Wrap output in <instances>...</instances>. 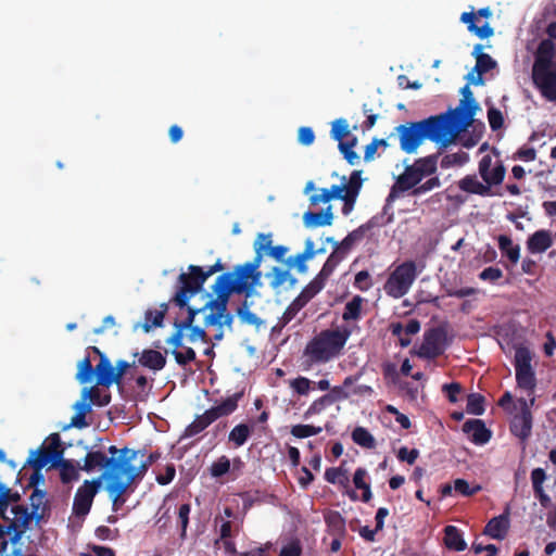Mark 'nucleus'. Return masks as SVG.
<instances>
[{
	"instance_id": "obj_1",
	"label": "nucleus",
	"mask_w": 556,
	"mask_h": 556,
	"mask_svg": "<svg viewBox=\"0 0 556 556\" xmlns=\"http://www.w3.org/2000/svg\"><path fill=\"white\" fill-rule=\"evenodd\" d=\"M86 454L85 470L90 471L98 466L105 468L101 479L105 480V490L112 500L113 510L117 511L126 500L123 495L137 480H141L148 470V464L140 462L132 464L137 454Z\"/></svg>"
},
{
	"instance_id": "obj_2",
	"label": "nucleus",
	"mask_w": 556,
	"mask_h": 556,
	"mask_svg": "<svg viewBox=\"0 0 556 556\" xmlns=\"http://www.w3.org/2000/svg\"><path fill=\"white\" fill-rule=\"evenodd\" d=\"M394 131L399 136L401 150L413 154L425 139L439 144L440 150L446 149L456 139L459 127H454L451 113H441L421 121L401 124Z\"/></svg>"
},
{
	"instance_id": "obj_3",
	"label": "nucleus",
	"mask_w": 556,
	"mask_h": 556,
	"mask_svg": "<svg viewBox=\"0 0 556 556\" xmlns=\"http://www.w3.org/2000/svg\"><path fill=\"white\" fill-rule=\"evenodd\" d=\"M261 256L254 255L251 262L237 265L231 273L219 275L212 289L216 298L212 300L217 313L210 317V323H216L223 312L227 309V304L231 293L244 294L251 296L254 289L261 285L262 271L260 270Z\"/></svg>"
},
{
	"instance_id": "obj_4",
	"label": "nucleus",
	"mask_w": 556,
	"mask_h": 556,
	"mask_svg": "<svg viewBox=\"0 0 556 556\" xmlns=\"http://www.w3.org/2000/svg\"><path fill=\"white\" fill-rule=\"evenodd\" d=\"M87 355L78 363L76 379L79 383H88L93 376L97 379V386L110 388L113 384L118 387L123 383V377L128 369L135 366L124 359H118L115 366L110 358L98 346H88Z\"/></svg>"
},
{
	"instance_id": "obj_5",
	"label": "nucleus",
	"mask_w": 556,
	"mask_h": 556,
	"mask_svg": "<svg viewBox=\"0 0 556 556\" xmlns=\"http://www.w3.org/2000/svg\"><path fill=\"white\" fill-rule=\"evenodd\" d=\"M348 340V328H331L320 331L305 346L304 356L311 364L327 363L336 357Z\"/></svg>"
},
{
	"instance_id": "obj_6",
	"label": "nucleus",
	"mask_w": 556,
	"mask_h": 556,
	"mask_svg": "<svg viewBox=\"0 0 556 556\" xmlns=\"http://www.w3.org/2000/svg\"><path fill=\"white\" fill-rule=\"evenodd\" d=\"M320 252H323L321 249L315 250V243L311 238L306 239L304 250L296 255L289 256L285 261V269L274 266L270 271L266 274V277L270 279V288L273 290H278L287 283L288 286L286 289H293L298 283V279L291 275L290 270L295 267L299 273L305 274L308 270L306 262L314 258L315 255Z\"/></svg>"
},
{
	"instance_id": "obj_7",
	"label": "nucleus",
	"mask_w": 556,
	"mask_h": 556,
	"mask_svg": "<svg viewBox=\"0 0 556 556\" xmlns=\"http://www.w3.org/2000/svg\"><path fill=\"white\" fill-rule=\"evenodd\" d=\"M426 177L428 176L419 168L416 161L406 165L404 172L396 177L394 185L391 187L388 201L407 191H410L413 197H419L441 186V180L437 176L421 182Z\"/></svg>"
},
{
	"instance_id": "obj_8",
	"label": "nucleus",
	"mask_w": 556,
	"mask_h": 556,
	"mask_svg": "<svg viewBox=\"0 0 556 556\" xmlns=\"http://www.w3.org/2000/svg\"><path fill=\"white\" fill-rule=\"evenodd\" d=\"M203 268L197 265H189L188 273H181L178 276V288L174 296L170 299L175 305L180 308L187 306L189 300L199 293L206 281Z\"/></svg>"
},
{
	"instance_id": "obj_9",
	"label": "nucleus",
	"mask_w": 556,
	"mask_h": 556,
	"mask_svg": "<svg viewBox=\"0 0 556 556\" xmlns=\"http://www.w3.org/2000/svg\"><path fill=\"white\" fill-rule=\"evenodd\" d=\"M242 396L243 391L236 392L224 400L220 404L213 406L206 409L202 415L197 416V418L187 427L186 434L189 437L195 435L218 418L232 414L237 409L238 402Z\"/></svg>"
},
{
	"instance_id": "obj_10",
	"label": "nucleus",
	"mask_w": 556,
	"mask_h": 556,
	"mask_svg": "<svg viewBox=\"0 0 556 556\" xmlns=\"http://www.w3.org/2000/svg\"><path fill=\"white\" fill-rule=\"evenodd\" d=\"M417 277L416 264L413 261H406L390 274L386 283L384 291L389 296L400 299L410 289Z\"/></svg>"
},
{
	"instance_id": "obj_11",
	"label": "nucleus",
	"mask_w": 556,
	"mask_h": 556,
	"mask_svg": "<svg viewBox=\"0 0 556 556\" xmlns=\"http://www.w3.org/2000/svg\"><path fill=\"white\" fill-rule=\"evenodd\" d=\"M470 85L471 84L467 80V84L460 89L463 99L459 102V106L455 110H448L445 112L453 115V125L454 127H459V131L472 123L473 117L479 110V104L473 98Z\"/></svg>"
},
{
	"instance_id": "obj_12",
	"label": "nucleus",
	"mask_w": 556,
	"mask_h": 556,
	"mask_svg": "<svg viewBox=\"0 0 556 556\" xmlns=\"http://www.w3.org/2000/svg\"><path fill=\"white\" fill-rule=\"evenodd\" d=\"M531 353L526 346H518L515 351L514 366L516 370V381L520 389L533 391L536 386L534 370L531 366Z\"/></svg>"
},
{
	"instance_id": "obj_13",
	"label": "nucleus",
	"mask_w": 556,
	"mask_h": 556,
	"mask_svg": "<svg viewBox=\"0 0 556 556\" xmlns=\"http://www.w3.org/2000/svg\"><path fill=\"white\" fill-rule=\"evenodd\" d=\"M447 333L442 327H433L424 333V341L417 355L426 359H434L442 355L446 348Z\"/></svg>"
},
{
	"instance_id": "obj_14",
	"label": "nucleus",
	"mask_w": 556,
	"mask_h": 556,
	"mask_svg": "<svg viewBox=\"0 0 556 556\" xmlns=\"http://www.w3.org/2000/svg\"><path fill=\"white\" fill-rule=\"evenodd\" d=\"M521 403V410L513 416L509 430L511 435L518 440V446L521 451H526L528 442L532 437V414L527 402L522 400Z\"/></svg>"
},
{
	"instance_id": "obj_15",
	"label": "nucleus",
	"mask_w": 556,
	"mask_h": 556,
	"mask_svg": "<svg viewBox=\"0 0 556 556\" xmlns=\"http://www.w3.org/2000/svg\"><path fill=\"white\" fill-rule=\"evenodd\" d=\"M11 513L13 514V518L7 526V532L11 535V543L16 544L29 529V525L35 520V518L29 514L28 508L24 505L12 506Z\"/></svg>"
},
{
	"instance_id": "obj_16",
	"label": "nucleus",
	"mask_w": 556,
	"mask_h": 556,
	"mask_svg": "<svg viewBox=\"0 0 556 556\" xmlns=\"http://www.w3.org/2000/svg\"><path fill=\"white\" fill-rule=\"evenodd\" d=\"M483 46L478 43L473 47L472 55L476 59L475 67L466 75L469 84L481 86L484 84L483 75L496 67V61L488 53H484Z\"/></svg>"
},
{
	"instance_id": "obj_17",
	"label": "nucleus",
	"mask_w": 556,
	"mask_h": 556,
	"mask_svg": "<svg viewBox=\"0 0 556 556\" xmlns=\"http://www.w3.org/2000/svg\"><path fill=\"white\" fill-rule=\"evenodd\" d=\"M100 480H86L84 484L78 488L74 496L73 513L78 516H86L91 508L93 497L98 492Z\"/></svg>"
},
{
	"instance_id": "obj_18",
	"label": "nucleus",
	"mask_w": 556,
	"mask_h": 556,
	"mask_svg": "<svg viewBox=\"0 0 556 556\" xmlns=\"http://www.w3.org/2000/svg\"><path fill=\"white\" fill-rule=\"evenodd\" d=\"M253 249L255 255L257 252L261 256V263L264 260V256H270L277 262L285 263L287 258L286 255L289 252V248L286 245H273V235L271 233H258L254 243Z\"/></svg>"
},
{
	"instance_id": "obj_19",
	"label": "nucleus",
	"mask_w": 556,
	"mask_h": 556,
	"mask_svg": "<svg viewBox=\"0 0 556 556\" xmlns=\"http://www.w3.org/2000/svg\"><path fill=\"white\" fill-rule=\"evenodd\" d=\"M175 330L173 334L166 339V343L173 345L172 355L174 356L176 363L180 366H186L187 364L195 361L197 354L192 348H185L184 340V331L179 326H174Z\"/></svg>"
},
{
	"instance_id": "obj_20",
	"label": "nucleus",
	"mask_w": 556,
	"mask_h": 556,
	"mask_svg": "<svg viewBox=\"0 0 556 556\" xmlns=\"http://www.w3.org/2000/svg\"><path fill=\"white\" fill-rule=\"evenodd\" d=\"M492 167V157L486 154L481 157L478 165L479 175L484 181V186H489V189L492 186L501 185L505 178L506 168L502 162H497L496 165Z\"/></svg>"
},
{
	"instance_id": "obj_21",
	"label": "nucleus",
	"mask_w": 556,
	"mask_h": 556,
	"mask_svg": "<svg viewBox=\"0 0 556 556\" xmlns=\"http://www.w3.org/2000/svg\"><path fill=\"white\" fill-rule=\"evenodd\" d=\"M556 46L551 39H542L534 53L532 73H538L554 67Z\"/></svg>"
},
{
	"instance_id": "obj_22",
	"label": "nucleus",
	"mask_w": 556,
	"mask_h": 556,
	"mask_svg": "<svg viewBox=\"0 0 556 556\" xmlns=\"http://www.w3.org/2000/svg\"><path fill=\"white\" fill-rule=\"evenodd\" d=\"M29 503L31 507L29 514L35 518V523L37 526H39L40 522L47 521L49 519L51 514V506L47 500L46 491L35 488L29 496Z\"/></svg>"
},
{
	"instance_id": "obj_23",
	"label": "nucleus",
	"mask_w": 556,
	"mask_h": 556,
	"mask_svg": "<svg viewBox=\"0 0 556 556\" xmlns=\"http://www.w3.org/2000/svg\"><path fill=\"white\" fill-rule=\"evenodd\" d=\"M534 85L548 101H556V68L532 73Z\"/></svg>"
},
{
	"instance_id": "obj_24",
	"label": "nucleus",
	"mask_w": 556,
	"mask_h": 556,
	"mask_svg": "<svg viewBox=\"0 0 556 556\" xmlns=\"http://www.w3.org/2000/svg\"><path fill=\"white\" fill-rule=\"evenodd\" d=\"M463 431L467 434L468 439L477 444L482 445L490 441L492 437L491 430L485 427L481 419H470L463 425Z\"/></svg>"
},
{
	"instance_id": "obj_25",
	"label": "nucleus",
	"mask_w": 556,
	"mask_h": 556,
	"mask_svg": "<svg viewBox=\"0 0 556 556\" xmlns=\"http://www.w3.org/2000/svg\"><path fill=\"white\" fill-rule=\"evenodd\" d=\"M526 245L529 253L542 254L553 245V232L548 229L536 230L528 237Z\"/></svg>"
},
{
	"instance_id": "obj_26",
	"label": "nucleus",
	"mask_w": 556,
	"mask_h": 556,
	"mask_svg": "<svg viewBox=\"0 0 556 556\" xmlns=\"http://www.w3.org/2000/svg\"><path fill=\"white\" fill-rule=\"evenodd\" d=\"M348 386V378L342 381V386L332 389L329 393L323 395L320 399L313 402L309 406L308 414H318L324 410L327 406L334 404L337 401L344 399L346 394L343 389Z\"/></svg>"
},
{
	"instance_id": "obj_27",
	"label": "nucleus",
	"mask_w": 556,
	"mask_h": 556,
	"mask_svg": "<svg viewBox=\"0 0 556 556\" xmlns=\"http://www.w3.org/2000/svg\"><path fill=\"white\" fill-rule=\"evenodd\" d=\"M348 253V236L342 239L340 245L329 255L318 276L327 280L336 267L345 258Z\"/></svg>"
},
{
	"instance_id": "obj_28",
	"label": "nucleus",
	"mask_w": 556,
	"mask_h": 556,
	"mask_svg": "<svg viewBox=\"0 0 556 556\" xmlns=\"http://www.w3.org/2000/svg\"><path fill=\"white\" fill-rule=\"evenodd\" d=\"M64 454H29L27 459L35 469L34 475L31 476L30 482L35 483L39 479H43L40 470L48 466L49 464H55L62 460Z\"/></svg>"
},
{
	"instance_id": "obj_29",
	"label": "nucleus",
	"mask_w": 556,
	"mask_h": 556,
	"mask_svg": "<svg viewBox=\"0 0 556 556\" xmlns=\"http://www.w3.org/2000/svg\"><path fill=\"white\" fill-rule=\"evenodd\" d=\"M81 445V441H77L74 444L72 441H62L59 433H51L43 442L36 448H31L29 452H65V450Z\"/></svg>"
},
{
	"instance_id": "obj_30",
	"label": "nucleus",
	"mask_w": 556,
	"mask_h": 556,
	"mask_svg": "<svg viewBox=\"0 0 556 556\" xmlns=\"http://www.w3.org/2000/svg\"><path fill=\"white\" fill-rule=\"evenodd\" d=\"M547 480V475L543 468H535L531 472V482L535 497L539 500L543 507H548L551 497L545 493L543 488L544 482Z\"/></svg>"
},
{
	"instance_id": "obj_31",
	"label": "nucleus",
	"mask_w": 556,
	"mask_h": 556,
	"mask_svg": "<svg viewBox=\"0 0 556 556\" xmlns=\"http://www.w3.org/2000/svg\"><path fill=\"white\" fill-rule=\"evenodd\" d=\"M458 188L470 194H478L481 197L493 195L492 189L489 186H484L483 182L479 181L476 175H466L458 181Z\"/></svg>"
},
{
	"instance_id": "obj_32",
	"label": "nucleus",
	"mask_w": 556,
	"mask_h": 556,
	"mask_svg": "<svg viewBox=\"0 0 556 556\" xmlns=\"http://www.w3.org/2000/svg\"><path fill=\"white\" fill-rule=\"evenodd\" d=\"M460 22L467 25V28L470 33L475 34L481 39H485L494 35V29L490 26L489 23H485L482 26H478L476 24V12L473 11L462 13Z\"/></svg>"
},
{
	"instance_id": "obj_33",
	"label": "nucleus",
	"mask_w": 556,
	"mask_h": 556,
	"mask_svg": "<svg viewBox=\"0 0 556 556\" xmlns=\"http://www.w3.org/2000/svg\"><path fill=\"white\" fill-rule=\"evenodd\" d=\"M138 363L153 371H160L166 365V357L156 350L146 349L142 351Z\"/></svg>"
},
{
	"instance_id": "obj_34",
	"label": "nucleus",
	"mask_w": 556,
	"mask_h": 556,
	"mask_svg": "<svg viewBox=\"0 0 556 556\" xmlns=\"http://www.w3.org/2000/svg\"><path fill=\"white\" fill-rule=\"evenodd\" d=\"M167 311V303H162L160 309H147L144 313V323L141 325L143 331L149 332L154 327H161Z\"/></svg>"
},
{
	"instance_id": "obj_35",
	"label": "nucleus",
	"mask_w": 556,
	"mask_h": 556,
	"mask_svg": "<svg viewBox=\"0 0 556 556\" xmlns=\"http://www.w3.org/2000/svg\"><path fill=\"white\" fill-rule=\"evenodd\" d=\"M508 529V518L505 515H500L492 518L484 528V534L492 539L503 540Z\"/></svg>"
},
{
	"instance_id": "obj_36",
	"label": "nucleus",
	"mask_w": 556,
	"mask_h": 556,
	"mask_svg": "<svg viewBox=\"0 0 556 556\" xmlns=\"http://www.w3.org/2000/svg\"><path fill=\"white\" fill-rule=\"evenodd\" d=\"M348 136V121L339 118L332 123L331 137L339 142L338 148L345 160H348V141L343 140Z\"/></svg>"
},
{
	"instance_id": "obj_37",
	"label": "nucleus",
	"mask_w": 556,
	"mask_h": 556,
	"mask_svg": "<svg viewBox=\"0 0 556 556\" xmlns=\"http://www.w3.org/2000/svg\"><path fill=\"white\" fill-rule=\"evenodd\" d=\"M332 217L331 207H328L320 212L307 211L303 216V222L306 227H321L331 225Z\"/></svg>"
},
{
	"instance_id": "obj_38",
	"label": "nucleus",
	"mask_w": 556,
	"mask_h": 556,
	"mask_svg": "<svg viewBox=\"0 0 556 556\" xmlns=\"http://www.w3.org/2000/svg\"><path fill=\"white\" fill-rule=\"evenodd\" d=\"M498 249L513 264H517L520 258V247L514 244L510 237L500 235L497 238Z\"/></svg>"
},
{
	"instance_id": "obj_39",
	"label": "nucleus",
	"mask_w": 556,
	"mask_h": 556,
	"mask_svg": "<svg viewBox=\"0 0 556 556\" xmlns=\"http://www.w3.org/2000/svg\"><path fill=\"white\" fill-rule=\"evenodd\" d=\"M329 535H345V520L340 513L330 510L325 515Z\"/></svg>"
},
{
	"instance_id": "obj_40",
	"label": "nucleus",
	"mask_w": 556,
	"mask_h": 556,
	"mask_svg": "<svg viewBox=\"0 0 556 556\" xmlns=\"http://www.w3.org/2000/svg\"><path fill=\"white\" fill-rule=\"evenodd\" d=\"M444 542L447 548L454 549L457 552L464 551L467 547L463 535L458 531V529L454 526H447L444 529Z\"/></svg>"
},
{
	"instance_id": "obj_41",
	"label": "nucleus",
	"mask_w": 556,
	"mask_h": 556,
	"mask_svg": "<svg viewBox=\"0 0 556 556\" xmlns=\"http://www.w3.org/2000/svg\"><path fill=\"white\" fill-rule=\"evenodd\" d=\"M379 226V218L372 217L357 229L350 231V247L356 242H359L364 238H370L374 236V229Z\"/></svg>"
},
{
	"instance_id": "obj_42",
	"label": "nucleus",
	"mask_w": 556,
	"mask_h": 556,
	"mask_svg": "<svg viewBox=\"0 0 556 556\" xmlns=\"http://www.w3.org/2000/svg\"><path fill=\"white\" fill-rule=\"evenodd\" d=\"M212 300H208L206 303H205V307H208V309L211 311L208 315H206L205 319H204V326L205 327H210V326H218L219 328L223 327V326H226L228 328H231L232 326V323H233V316L231 314H228L226 313V311L223 312L222 316L220 317H217L216 318V323H210V317L212 315H215L217 313V309H215L214 305L212 304Z\"/></svg>"
},
{
	"instance_id": "obj_43",
	"label": "nucleus",
	"mask_w": 556,
	"mask_h": 556,
	"mask_svg": "<svg viewBox=\"0 0 556 556\" xmlns=\"http://www.w3.org/2000/svg\"><path fill=\"white\" fill-rule=\"evenodd\" d=\"M100 386H92L91 388H85L83 390V397L85 400H89L92 404L97 406H105L111 402V394L105 393L102 394L99 389Z\"/></svg>"
},
{
	"instance_id": "obj_44",
	"label": "nucleus",
	"mask_w": 556,
	"mask_h": 556,
	"mask_svg": "<svg viewBox=\"0 0 556 556\" xmlns=\"http://www.w3.org/2000/svg\"><path fill=\"white\" fill-rule=\"evenodd\" d=\"M325 279L316 276L298 295V298L306 305L324 287Z\"/></svg>"
},
{
	"instance_id": "obj_45",
	"label": "nucleus",
	"mask_w": 556,
	"mask_h": 556,
	"mask_svg": "<svg viewBox=\"0 0 556 556\" xmlns=\"http://www.w3.org/2000/svg\"><path fill=\"white\" fill-rule=\"evenodd\" d=\"M442 151L443 150L439 149L437 153L415 160L419 168H421L428 177L437 173L438 162Z\"/></svg>"
},
{
	"instance_id": "obj_46",
	"label": "nucleus",
	"mask_w": 556,
	"mask_h": 556,
	"mask_svg": "<svg viewBox=\"0 0 556 556\" xmlns=\"http://www.w3.org/2000/svg\"><path fill=\"white\" fill-rule=\"evenodd\" d=\"M485 399L480 393H470L467 395V405L466 412L471 415H482L485 410L484 408Z\"/></svg>"
},
{
	"instance_id": "obj_47",
	"label": "nucleus",
	"mask_w": 556,
	"mask_h": 556,
	"mask_svg": "<svg viewBox=\"0 0 556 556\" xmlns=\"http://www.w3.org/2000/svg\"><path fill=\"white\" fill-rule=\"evenodd\" d=\"M328 190L332 199H341L344 202L342 212L343 214H348V178L343 176L340 185H334Z\"/></svg>"
},
{
	"instance_id": "obj_48",
	"label": "nucleus",
	"mask_w": 556,
	"mask_h": 556,
	"mask_svg": "<svg viewBox=\"0 0 556 556\" xmlns=\"http://www.w3.org/2000/svg\"><path fill=\"white\" fill-rule=\"evenodd\" d=\"M251 429L245 424L237 425L229 433V441L235 443L236 447L245 443L250 437Z\"/></svg>"
},
{
	"instance_id": "obj_49",
	"label": "nucleus",
	"mask_w": 556,
	"mask_h": 556,
	"mask_svg": "<svg viewBox=\"0 0 556 556\" xmlns=\"http://www.w3.org/2000/svg\"><path fill=\"white\" fill-rule=\"evenodd\" d=\"M352 439L364 448H372L375 446L374 437L365 428H355L352 432Z\"/></svg>"
},
{
	"instance_id": "obj_50",
	"label": "nucleus",
	"mask_w": 556,
	"mask_h": 556,
	"mask_svg": "<svg viewBox=\"0 0 556 556\" xmlns=\"http://www.w3.org/2000/svg\"><path fill=\"white\" fill-rule=\"evenodd\" d=\"M469 160L466 152L459 151L452 154H446L441 159L440 165L442 168H450L453 166H463Z\"/></svg>"
},
{
	"instance_id": "obj_51",
	"label": "nucleus",
	"mask_w": 556,
	"mask_h": 556,
	"mask_svg": "<svg viewBox=\"0 0 556 556\" xmlns=\"http://www.w3.org/2000/svg\"><path fill=\"white\" fill-rule=\"evenodd\" d=\"M305 304L296 296L283 312L279 323L282 327L287 326Z\"/></svg>"
},
{
	"instance_id": "obj_52",
	"label": "nucleus",
	"mask_w": 556,
	"mask_h": 556,
	"mask_svg": "<svg viewBox=\"0 0 556 556\" xmlns=\"http://www.w3.org/2000/svg\"><path fill=\"white\" fill-rule=\"evenodd\" d=\"M366 471L364 469H357L354 473L353 482L357 489L363 490L362 500L368 502L371 498V491L368 483L364 481Z\"/></svg>"
},
{
	"instance_id": "obj_53",
	"label": "nucleus",
	"mask_w": 556,
	"mask_h": 556,
	"mask_svg": "<svg viewBox=\"0 0 556 556\" xmlns=\"http://www.w3.org/2000/svg\"><path fill=\"white\" fill-rule=\"evenodd\" d=\"M237 315L242 323L248 325H258L260 319L257 315L251 312L248 307L247 301H243L242 305L237 308Z\"/></svg>"
},
{
	"instance_id": "obj_54",
	"label": "nucleus",
	"mask_w": 556,
	"mask_h": 556,
	"mask_svg": "<svg viewBox=\"0 0 556 556\" xmlns=\"http://www.w3.org/2000/svg\"><path fill=\"white\" fill-rule=\"evenodd\" d=\"M488 121L493 131L501 129L504 125V117L502 112L494 106H491L488 110Z\"/></svg>"
},
{
	"instance_id": "obj_55",
	"label": "nucleus",
	"mask_w": 556,
	"mask_h": 556,
	"mask_svg": "<svg viewBox=\"0 0 556 556\" xmlns=\"http://www.w3.org/2000/svg\"><path fill=\"white\" fill-rule=\"evenodd\" d=\"M61 480L64 483L71 482L78 478L76 468L68 460H61Z\"/></svg>"
},
{
	"instance_id": "obj_56",
	"label": "nucleus",
	"mask_w": 556,
	"mask_h": 556,
	"mask_svg": "<svg viewBox=\"0 0 556 556\" xmlns=\"http://www.w3.org/2000/svg\"><path fill=\"white\" fill-rule=\"evenodd\" d=\"M230 460L226 456H222L211 467V475L215 478L222 477L229 471Z\"/></svg>"
},
{
	"instance_id": "obj_57",
	"label": "nucleus",
	"mask_w": 556,
	"mask_h": 556,
	"mask_svg": "<svg viewBox=\"0 0 556 556\" xmlns=\"http://www.w3.org/2000/svg\"><path fill=\"white\" fill-rule=\"evenodd\" d=\"M442 390L446 394V396L451 403H456L458 401V395L463 391V388H462L460 383H458V382H451V383H445L442 387Z\"/></svg>"
},
{
	"instance_id": "obj_58",
	"label": "nucleus",
	"mask_w": 556,
	"mask_h": 556,
	"mask_svg": "<svg viewBox=\"0 0 556 556\" xmlns=\"http://www.w3.org/2000/svg\"><path fill=\"white\" fill-rule=\"evenodd\" d=\"M503 277V271L498 267H486L480 274L479 278L483 281L495 282Z\"/></svg>"
},
{
	"instance_id": "obj_59",
	"label": "nucleus",
	"mask_w": 556,
	"mask_h": 556,
	"mask_svg": "<svg viewBox=\"0 0 556 556\" xmlns=\"http://www.w3.org/2000/svg\"><path fill=\"white\" fill-rule=\"evenodd\" d=\"M191 507L189 504H182L179 506L178 509V518L181 525V538H185L187 528L189 525V514H190Z\"/></svg>"
},
{
	"instance_id": "obj_60",
	"label": "nucleus",
	"mask_w": 556,
	"mask_h": 556,
	"mask_svg": "<svg viewBox=\"0 0 556 556\" xmlns=\"http://www.w3.org/2000/svg\"><path fill=\"white\" fill-rule=\"evenodd\" d=\"M514 159H518L523 162H532L536 159V151L532 147H521L514 154Z\"/></svg>"
},
{
	"instance_id": "obj_61",
	"label": "nucleus",
	"mask_w": 556,
	"mask_h": 556,
	"mask_svg": "<svg viewBox=\"0 0 556 556\" xmlns=\"http://www.w3.org/2000/svg\"><path fill=\"white\" fill-rule=\"evenodd\" d=\"M354 286L362 291H366L371 287L370 275L366 270H362L356 274L354 279Z\"/></svg>"
},
{
	"instance_id": "obj_62",
	"label": "nucleus",
	"mask_w": 556,
	"mask_h": 556,
	"mask_svg": "<svg viewBox=\"0 0 556 556\" xmlns=\"http://www.w3.org/2000/svg\"><path fill=\"white\" fill-rule=\"evenodd\" d=\"M454 489L457 492L462 493L463 495L470 496V495L477 493L481 489V486L477 485L471 489L466 480L456 479L454 481Z\"/></svg>"
},
{
	"instance_id": "obj_63",
	"label": "nucleus",
	"mask_w": 556,
	"mask_h": 556,
	"mask_svg": "<svg viewBox=\"0 0 556 556\" xmlns=\"http://www.w3.org/2000/svg\"><path fill=\"white\" fill-rule=\"evenodd\" d=\"M316 430L313 426L309 425H296L292 428L291 433L296 438H308L311 435L316 434Z\"/></svg>"
},
{
	"instance_id": "obj_64",
	"label": "nucleus",
	"mask_w": 556,
	"mask_h": 556,
	"mask_svg": "<svg viewBox=\"0 0 556 556\" xmlns=\"http://www.w3.org/2000/svg\"><path fill=\"white\" fill-rule=\"evenodd\" d=\"M299 141L304 146H309L315 140L314 131L311 127H301L298 135Z\"/></svg>"
}]
</instances>
